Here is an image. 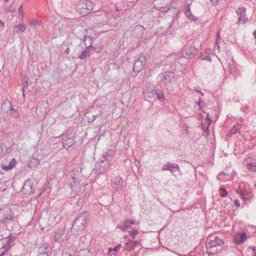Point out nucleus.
I'll list each match as a JSON object with an SVG mask.
<instances>
[{
  "label": "nucleus",
  "instance_id": "nucleus-40",
  "mask_svg": "<svg viewBox=\"0 0 256 256\" xmlns=\"http://www.w3.org/2000/svg\"><path fill=\"white\" fill-rule=\"evenodd\" d=\"M22 82L23 84H26V86H28V78L26 76H22L21 78Z\"/></svg>",
  "mask_w": 256,
  "mask_h": 256
},
{
  "label": "nucleus",
  "instance_id": "nucleus-63",
  "mask_svg": "<svg viewBox=\"0 0 256 256\" xmlns=\"http://www.w3.org/2000/svg\"><path fill=\"white\" fill-rule=\"evenodd\" d=\"M2 236H1L0 238V240H2Z\"/></svg>",
  "mask_w": 256,
  "mask_h": 256
},
{
  "label": "nucleus",
  "instance_id": "nucleus-11",
  "mask_svg": "<svg viewBox=\"0 0 256 256\" xmlns=\"http://www.w3.org/2000/svg\"><path fill=\"white\" fill-rule=\"evenodd\" d=\"M112 186L116 191L122 190L124 180L120 176H116L112 180Z\"/></svg>",
  "mask_w": 256,
  "mask_h": 256
},
{
  "label": "nucleus",
  "instance_id": "nucleus-35",
  "mask_svg": "<svg viewBox=\"0 0 256 256\" xmlns=\"http://www.w3.org/2000/svg\"><path fill=\"white\" fill-rule=\"evenodd\" d=\"M221 40V39L220 38V34H219V32L217 33V38L216 42V46H214V48H217L218 50H220V46L219 45V43L220 42V41Z\"/></svg>",
  "mask_w": 256,
  "mask_h": 256
},
{
  "label": "nucleus",
  "instance_id": "nucleus-46",
  "mask_svg": "<svg viewBox=\"0 0 256 256\" xmlns=\"http://www.w3.org/2000/svg\"><path fill=\"white\" fill-rule=\"evenodd\" d=\"M6 10L9 12H12L14 10V9L12 8V6L6 7Z\"/></svg>",
  "mask_w": 256,
  "mask_h": 256
},
{
  "label": "nucleus",
  "instance_id": "nucleus-12",
  "mask_svg": "<svg viewBox=\"0 0 256 256\" xmlns=\"http://www.w3.org/2000/svg\"><path fill=\"white\" fill-rule=\"evenodd\" d=\"M67 237V234L62 230H58L54 235V240L56 242H64Z\"/></svg>",
  "mask_w": 256,
  "mask_h": 256
},
{
  "label": "nucleus",
  "instance_id": "nucleus-5",
  "mask_svg": "<svg viewBox=\"0 0 256 256\" xmlns=\"http://www.w3.org/2000/svg\"><path fill=\"white\" fill-rule=\"evenodd\" d=\"M197 52V49L192 46L190 42H188L182 48V57L190 59L194 58Z\"/></svg>",
  "mask_w": 256,
  "mask_h": 256
},
{
  "label": "nucleus",
  "instance_id": "nucleus-8",
  "mask_svg": "<svg viewBox=\"0 0 256 256\" xmlns=\"http://www.w3.org/2000/svg\"><path fill=\"white\" fill-rule=\"evenodd\" d=\"M246 9L244 7H241L238 9L236 11L238 17V21L236 22L238 24H239L241 22L242 24H244L248 22V18L246 16Z\"/></svg>",
  "mask_w": 256,
  "mask_h": 256
},
{
  "label": "nucleus",
  "instance_id": "nucleus-64",
  "mask_svg": "<svg viewBox=\"0 0 256 256\" xmlns=\"http://www.w3.org/2000/svg\"><path fill=\"white\" fill-rule=\"evenodd\" d=\"M230 72L231 73L232 72V69H230Z\"/></svg>",
  "mask_w": 256,
  "mask_h": 256
},
{
  "label": "nucleus",
  "instance_id": "nucleus-37",
  "mask_svg": "<svg viewBox=\"0 0 256 256\" xmlns=\"http://www.w3.org/2000/svg\"><path fill=\"white\" fill-rule=\"evenodd\" d=\"M121 247L120 244H118L116 246H115V248L113 249L111 248H109V252H116L118 251L119 250L120 248Z\"/></svg>",
  "mask_w": 256,
  "mask_h": 256
},
{
  "label": "nucleus",
  "instance_id": "nucleus-1",
  "mask_svg": "<svg viewBox=\"0 0 256 256\" xmlns=\"http://www.w3.org/2000/svg\"><path fill=\"white\" fill-rule=\"evenodd\" d=\"M88 213L84 212L74 222L71 232L75 235H80L84 230L85 225L88 222Z\"/></svg>",
  "mask_w": 256,
  "mask_h": 256
},
{
  "label": "nucleus",
  "instance_id": "nucleus-42",
  "mask_svg": "<svg viewBox=\"0 0 256 256\" xmlns=\"http://www.w3.org/2000/svg\"><path fill=\"white\" fill-rule=\"evenodd\" d=\"M209 134V130L207 128H203V135L204 136H207Z\"/></svg>",
  "mask_w": 256,
  "mask_h": 256
},
{
  "label": "nucleus",
  "instance_id": "nucleus-28",
  "mask_svg": "<svg viewBox=\"0 0 256 256\" xmlns=\"http://www.w3.org/2000/svg\"><path fill=\"white\" fill-rule=\"evenodd\" d=\"M29 24L36 28L42 24V22L37 19H30L29 20Z\"/></svg>",
  "mask_w": 256,
  "mask_h": 256
},
{
  "label": "nucleus",
  "instance_id": "nucleus-54",
  "mask_svg": "<svg viewBox=\"0 0 256 256\" xmlns=\"http://www.w3.org/2000/svg\"><path fill=\"white\" fill-rule=\"evenodd\" d=\"M195 90H196V92H198L200 93V94H201L202 96H204V93H203L202 92H201V91H200V90H196V88H195Z\"/></svg>",
  "mask_w": 256,
  "mask_h": 256
},
{
  "label": "nucleus",
  "instance_id": "nucleus-60",
  "mask_svg": "<svg viewBox=\"0 0 256 256\" xmlns=\"http://www.w3.org/2000/svg\"><path fill=\"white\" fill-rule=\"evenodd\" d=\"M116 11H119L120 10L117 7L116 8Z\"/></svg>",
  "mask_w": 256,
  "mask_h": 256
},
{
  "label": "nucleus",
  "instance_id": "nucleus-4",
  "mask_svg": "<svg viewBox=\"0 0 256 256\" xmlns=\"http://www.w3.org/2000/svg\"><path fill=\"white\" fill-rule=\"evenodd\" d=\"M74 26L71 27L73 34L78 38L82 39V38L86 37V34L88 30L85 27L78 24V20L74 19L73 23Z\"/></svg>",
  "mask_w": 256,
  "mask_h": 256
},
{
  "label": "nucleus",
  "instance_id": "nucleus-43",
  "mask_svg": "<svg viewBox=\"0 0 256 256\" xmlns=\"http://www.w3.org/2000/svg\"><path fill=\"white\" fill-rule=\"evenodd\" d=\"M238 132V129L236 128V126H234L231 130V133L232 134H234Z\"/></svg>",
  "mask_w": 256,
  "mask_h": 256
},
{
  "label": "nucleus",
  "instance_id": "nucleus-36",
  "mask_svg": "<svg viewBox=\"0 0 256 256\" xmlns=\"http://www.w3.org/2000/svg\"><path fill=\"white\" fill-rule=\"evenodd\" d=\"M13 214L12 215V214H9V215H8L7 216L4 220V222L6 224H8V222L10 220H11L13 218Z\"/></svg>",
  "mask_w": 256,
  "mask_h": 256
},
{
  "label": "nucleus",
  "instance_id": "nucleus-34",
  "mask_svg": "<svg viewBox=\"0 0 256 256\" xmlns=\"http://www.w3.org/2000/svg\"><path fill=\"white\" fill-rule=\"evenodd\" d=\"M162 171L170 170L171 172H173V170L170 167V162H168L166 164H164L162 168Z\"/></svg>",
  "mask_w": 256,
  "mask_h": 256
},
{
  "label": "nucleus",
  "instance_id": "nucleus-49",
  "mask_svg": "<svg viewBox=\"0 0 256 256\" xmlns=\"http://www.w3.org/2000/svg\"><path fill=\"white\" fill-rule=\"evenodd\" d=\"M130 242L132 244V250H134V248L136 246V245L134 244V242H132V240H130Z\"/></svg>",
  "mask_w": 256,
  "mask_h": 256
},
{
  "label": "nucleus",
  "instance_id": "nucleus-3",
  "mask_svg": "<svg viewBox=\"0 0 256 256\" xmlns=\"http://www.w3.org/2000/svg\"><path fill=\"white\" fill-rule=\"evenodd\" d=\"M94 7L92 2L90 0H80L76 5V9L78 13L83 16L90 13Z\"/></svg>",
  "mask_w": 256,
  "mask_h": 256
},
{
  "label": "nucleus",
  "instance_id": "nucleus-17",
  "mask_svg": "<svg viewBox=\"0 0 256 256\" xmlns=\"http://www.w3.org/2000/svg\"><path fill=\"white\" fill-rule=\"evenodd\" d=\"M82 40H83L86 48L92 50L94 52L96 51V48L92 46V36L86 35V37L83 38Z\"/></svg>",
  "mask_w": 256,
  "mask_h": 256
},
{
  "label": "nucleus",
  "instance_id": "nucleus-21",
  "mask_svg": "<svg viewBox=\"0 0 256 256\" xmlns=\"http://www.w3.org/2000/svg\"><path fill=\"white\" fill-rule=\"evenodd\" d=\"M16 240L15 236H11L6 238V242L4 246V247L6 250H8L11 248V247L14 245V241Z\"/></svg>",
  "mask_w": 256,
  "mask_h": 256
},
{
  "label": "nucleus",
  "instance_id": "nucleus-9",
  "mask_svg": "<svg viewBox=\"0 0 256 256\" xmlns=\"http://www.w3.org/2000/svg\"><path fill=\"white\" fill-rule=\"evenodd\" d=\"M75 140L73 136H69L68 134H64L62 136V145L64 148L68 149L73 146Z\"/></svg>",
  "mask_w": 256,
  "mask_h": 256
},
{
  "label": "nucleus",
  "instance_id": "nucleus-29",
  "mask_svg": "<svg viewBox=\"0 0 256 256\" xmlns=\"http://www.w3.org/2000/svg\"><path fill=\"white\" fill-rule=\"evenodd\" d=\"M102 164L98 162L96 164V170L98 174H102L106 170V168L104 166H101Z\"/></svg>",
  "mask_w": 256,
  "mask_h": 256
},
{
  "label": "nucleus",
  "instance_id": "nucleus-56",
  "mask_svg": "<svg viewBox=\"0 0 256 256\" xmlns=\"http://www.w3.org/2000/svg\"><path fill=\"white\" fill-rule=\"evenodd\" d=\"M253 35H254V38H256V30H255L253 32Z\"/></svg>",
  "mask_w": 256,
  "mask_h": 256
},
{
  "label": "nucleus",
  "instance_id": "nucleus-55",
  "mask_svg": "<svg viewBox=\"0 0 256 256\" xmlns=\"http://www.w3.org/2000/svg\"><path fill=\"white\" fill-rule=\"evenodd\" d=\"M132 242H134V244L136 246L140 243L139 242L136 240H132Z\"/></svg>",
  "mask_w": 256,
  "mask_h": 256
},
{
  "label": "nucleus",
  "instance_id": "nucleus-23",
  "mask_svg": "<svg viewBox=\"0 0 256 256\" xmlns=\"http://www.w3.org/2000/svg\"><path fill=\"white\" fill-rule=\"evenodd\" d=\"M185 14L186 16L190 20L193 21H196L198 20V18L194 16L190 12V4L187 6L186 10L185 11Z\"/></svg>",
  "mask_w": 256,
  "mask_h": 256
},
{
  "label": "nucleus",
  "instance_id": "nucleus-22",
  "mask_svg": "<svg viewBox=\"0 0 256 256\" xmlns=\"http://www.w3.org/2000/svg\"><path fill=\"white\" fill-rule=\"evenodd\" d=\"M16 159L12 158V161L10 162L8 166H5L2 164V168L6 171L10 170L12 169L16 166Z\"/></svg>",
  "mask_w": 256,
  "mask_h": 256
},
{
  "label": "nucleus",
  "instance_id": "nucleus-51",
  "mask_svg": "<svg viewBox=\"0 0 256 256\" xmlns=\"http://www.w3.org/2000/svg\"><path fill=\"white\" fill-rule=\"evenodd\" d=\"M4 22H2L0 20V28H4Z\"/></svg>",
  "mask_w": 256,
  "mask_h": 256
},
{
  "label": "nucleus",
  "instance_id": "nucleus-38",
  "mask_svg": "<svg viewBox=\"0 0 256 256\" xmlns=\"http://www.w3.org/2000/svg\"><path fill=\"white\" fill-rule=\"evenodd\" d=\"M129 232L130 235L133 238H134L135 236L138 234V232L136 230H134L132 232L130 231Z\"/></svg>",
  "mask_w": 256,
  "mask_h": 256
},
{
  "label": "nucleus",
  "instance_id": "nucleus-18",
  "mask_svg": "<svg viewBox=\"0 0 256 256\" xmlns=\"http://www.w3.org/2000/svg\"><path fill=\"white\" fill-rule=\"evenodd\" d=\"M136 224V220L128 218L123 222V226H119L118 228H120L122 231L124 232L131 228L130 224Z\"/></svg>",
  "mask_w": 256,
  "mask_h": 256
},
{
  "label": "nucleus",
  "instance_id": "nucleus-44",
  "mask_svg": "<svg viewBox=\"0 0 256 256\" xmlns=\"http://www.w3.org/2000/svg\"><path fill=\"white\" fill-rule=\"evenodd\" d=\"M248 169L251 170L252 171H256V166L251 164H250L248 166Z\"/></svg>",
  "mask_w": 256,
  "mask_h": 256
},
{
  "label": "nucleus",
  "instance_id": "nucleus-14",
  "mask_svg": "<svg viewBox=\"0 0 256 256\" xmlns=\"http://www.w3.org/2000/svg\"><path fill=\"white\" fill-rule=\"evenodd\" d=\"M247 234L246 232L238 233L234 236V242L236 244L243 243L246 239Z\"/></svg>",
  "mask_w": 256,
  "mask_h": 256
},
{
  "label": "nucleus",
  "instance_id": "nucleus-6",
  "mask_svg": "<svg viewBox=\"0 0 256 256\" xmlns=\"http://www.w3.org/2000/svg\"><path fill=\"white\" fill-rule=\"evenodd\" d=\"M1 108L4 112L8 113L14 118H18L20 116L18 110L12 108V104L9 100L4 101L2 104Z\"/></svg>",
  "mask_w": 256,
  "mask_h": 256
},
{
  "label": "nucleus",
  "instance_id": "nucleus-39",
  "mask_svg": "<svg viewBox=\"0 0 256 256\" xmlns=\"http://www.w3.org/2000/svg\"><path fill=\"white\" fill-rule=\"evenodd\" d=\"M170 167L171 169L176 168V169H177L178 170H179V169H180V167H179L178 165L176 163H172V164L170 163Z\"/></svg>",
  "mask_w": 256,
  "mask_h": 256
},
{
  "label": "nucleus",
  "instance_id": "nucleus-13",
  "mask_svg": "<svg viewBox=\"0 0 256 256\" xmlns=\"http://www.w3.org/2000/svg\"><path fill=\"white\" fill-rule=\"evenodd\" d=\"M93 52H94V50L85 48L84 50L78 52L77 54V58L80 60H86L89 58Z\"/></svg>",
  "mask_w": 256,
  "mask_h": 256
},
{
  "label": "nucleus",
  "instance_id": "nucleus-2",
  "mask_svg": "<svg viewBox=\"0 0 256 256\" xmlns=\"http://www.w3.org/2000/svg\"><path fill=\"white\" fill-rule=\"evenodd\" d=\"M74 22V19L66 18H62L55 24L54 28L56 31L58 30L60 36L62 35L64 32L70 30L72 26H74L73 24Z\"/></svg>",
  "mask_w": 256,
  "mask_h": 256
},
{
  "label": "nucleus",
  "instance_id": "nucleus-16",
  "mask_svg": "<svg viewBox=\"0 0 256 256\" xmlns=\"http://www.w3.org/2000/svg\"><path fill=\"white\" fill-rule=\"evenodd\" d=\"M32 182L31 180L28 179L23 184L22 191L25 194H30L32 191Z\"/></svg>",
  "mask_w": 256,
  "mask_h": 256
},
{
  "label": "nucleus",
  "instance_id": "nucleus-53",
  "mask_svg": "<svg viewBox=\"0 0 256 256\" xmlns=\"http://www.w3.org/2000/svg\"><path fill=\"white\" fill-rule=\"evenodd\" d=\"M255 253V256H256V248L254 247V246H252V247H251L250 248Z\"/></svg>",
  "mask_w": 256,
  "mask_h": 256
},
{
  "label": "nucleus",
  "instance_id": "nucleus-10",
  "mask_svg": "<svg viewBox=\"0 0 256 256\" xmlns=\"http://www.w3.org/2000/svg\"><path fill=\"white\" fill-rule=\"evenodd\" d=\"M158 76L160 80L166 84L172 82L174 77V74L172 72L168 71L159 74Z\"/></svg>",
  "mask_w": 256,
  "mask_h": 256
},
{
  "label": "nucleus",
  "instance_id": "nucleus-30",
  "mask_svg": "<svg viewBox=\"0 0 256 256\" xmlns=\"http://www.w3.org/2000/svg\"><path fill=\"white\" fill-rule=\"evenodd\" d=\"M115 154V151L113 150H108L106 152L103 154V157L104 158V160H108V156H112Z\"/></svg>",
  "mask_w": 256,
  "mask_h": 256
},
{
  "label": "nucleus",
  "instance_id": "nucleus-59",
  "mask_svg": "<svg viewBox=\"0 0 256 256\" xmlns=\"http://www.w3.org/2000/svg\"><path fill=\"white\" fill-rule=\"evenodd\" d=\"M72 178L74 180V182L75 183V178L72 176Z\"/></svg>",
  "mask_w": 256,
  "mask_h": 256
},
{
  "label": "nucleus",
  "instance_id": "nucleus-47",
  "mask_svg": "<svg viewBox=\"0 0 256 256\" xmlns=\"http://www.w3.org/2000/svg\"><path fill=\"white\" fill-rule=\"evenodd\" d=\"M234 204L236 206H240V202L237 199L235 200H234Z\"/></svg>",
  "mask_w": 256,
  "mask_h": 256
},
{
  "label": "nucleus",
  "instance_id": "nucleus-33",
  "mask_svg": "<svg viewBox=\"0 0 256 256\" xmlns=\"http://www.w3.org/2000/svg\"><path fill=\"white\" fill-rule=\"evenodd\" d=\"M124 249L128 252H130L132 250V244L130 243V240L125 243Z\"/></svg>",
  "mask_w": 256,
  "mask_h": 256
},
{
  "label": "nucleus",
  "instance_id": "nucleus-41",
  "mask_svg": "<svg viewBox=\"0 0 256 256\" xmlns=\"http://www.w3.org/2000/svg\"><path fill=\"white\" fill-rule=\"evenodd\" d=\"M18 16L23 18V12H22V6H20L18 9Z\"/></svg>",
  "mask_w": 256,
  "mask_h": 256
},
{
  "label": "nucleus",
  "instance_id": "nucleus-7",
  "mask_svg": "<svg viewBox=\"0 0 256 256\" xmlns=\"http://www.w3.org/2000/svg\"><path fill=\"white\" fill-rule=\"evenodd\" d=\"M146 62V56L144 55H140L138 60L134 64L133 70L136 74L141 71L144 66Z\"/></svg>",
  "mask_w": 256,
  "mask_h": 256
},
{
  "label": "nucleus",
  "instance_id": "nucleus-48",
  "mask_svg": "<svg viewBox=\"0 0 256 256\" xmlns=\"http://www.w3.org/2000/svg\"><path fill=\"white\" fill-rule=\"evenodd\" d=\"M95 120V116L94 115L92 116V118H88V122H92Z\"/></svg>",
  "mask_w": 256,
  "mask_h": 256
},
{
  "label": "nucleus",
  "instance_id": "nucleus-24",
  "mask_svg": "<svg viewBox=\"0 0 256 256\" xmlns=\"http://www.w3.org/2000/svg\"><path fill=\"white\" fill-rule=\"evenodd\" d=\"M26 30V26L23 24L15 26L13 28L14 33H18L24 32Z\"/></svg>",
  "mask_w": 256,
  "mask_h": 256
},
{
  "label": "nucleus",
  "instance_id": "nucleus-32",
  "mask_svg": "<svg viewBox=\"0 0 256 256\" xmlns=\"http://www.w3.org/2000/svg\"><path fill=\"white\" fill-rule=\"evenodd\" d=\"M220 196L222 197H226L228 195V192L224 188L220 187Z\"/></svg>",
  "mask_w": 256,
  "mask_h": 256
},
{
  "label": "nucleus",
  "instance_id": "nucleus-52",
  "mask_svg": "<svg viewBox=\"0 0 256 256\" xmlns=\"http://www.w3.org/2000/svg\"><path fill=\"white\" fill-rule=\"evenodd\" d=\"M214 4H216L219 0H210Z\"/></svg>",
  "mask_w": 256,
  "mask_h": 256
},
{
  "label": "nucleus",
  "instance_id": "nucleus-20",
  "mask_svg": "<svg viewBox=\"0 0 256 256\" xmlns=\"http://www.w3.org/2000/svg\"><path fill=\"white\" fill-rule=\"evenodd\" d=\"M224 244V240L222 239L218 238V236H215L214 240H210L209 242L210 248H214L218 246H222Z\"/></svg>",
  "mask_w": 256,
  "mask_h": 256
},
{
  "label": "nucleus",
  "instance_id": "nucleus-50",
  "mask_svg": "<svg viewBox=\"0 0 256 256\" xmlns=\"http://www.w3.org/2000/svg\"><path fill=\"white\" fill-rule=\"evenodd\" d=\"M28 86L26 85V84H24V87L22 88V90L23 92V96H24V88H26Z\"/></svg>",
  "mask_w": 256,
  "mask_h": 256
},
{
  "label": "nucleus",
  "instance_id": "nucleus-15",
  "mask_svg": "<svg viewBox=\"0 0 256 256\" xmlns=\"http://www.w3.org/2000/svg\"><path fill=\"white\" fill-rule=\"evenodd\" d=\"M50 245L48 242H44L38 248V256H48Z\"/></svg>",
  "mask_w": 256,
  "mask_h": 256
},
{
  "label": "nucleus",
  "instance_id": "nucleus-61",
  "mask_svg": "<svg viewBox=\"0 0 256 256\" xmlns=\"http://www.w3.org/2000/svg\"><path fill=\"white\" fill-rule=\"evenodd\" d=\"M70 186L71 188H72V183L70 184Z\"/></svg>",
  "mask_w": 256,
  "mask_h": 256
},
{
  "label": "nucleus",
  "instance_id": "nucleus-27",
  "mask_svg": "<svg viewBox=\"0 0 256 256\" xmlns=\"http://www.w3.org/2000/svg\"><path fill=\"white\" fill-rule=\"evenodd\" d=\"M156 90H152L150 91L145 92H144V95L146 98H153L156 96Z\"/></svg>",
  "mask_w": 256,
  "mask_h": 256
},
{
  "label": "nucleus",
  "instance_id": "nucleus-58",
  "mask_svg": "<svg viewBox=\"0 0 256 256\" xmlns=\"http://www.w3.org/2000/svg\"><path fill=\"white\" fill-rule=\"evenodd\" d=\"M170 8H169L168 10H165V11H162L164 12H167L168 11H170Z\"/></svg>",
  "mask_w": 256,
  "mask_h": 256
},
{
  "label": "nucleus",
  "instance_id": "nucleus-26",
  "mask_svg": "<svg viewBox=\"0 0 256 256\" xmlns=\"http://www.w3.org/2000/svg\"><path fill=\"white\" fill-rule=\"evenodd\" d=\"M241 196L242 198L244 200H250L253 196L252 192H246V190L241 192Z\"/></svg>",
  "mask_w": 256,
  "mask_h": 256
},
{
  "label": "nucleus",
  "instance_id": "nucleus-31",
  "mask_svg": "<svg viewBox=\"0 0 256 256\" xmlns=\"http://www.w3.org/2000/svg\"><path fill=\"white\" fill-rule=\"evenodd\" d=\"M156 96L158 99L159 100H160V102H164L165 100L164 94L163 92H162V91L160 90V91L158 92L156 90Z\"/></svg>",
  "mask_w": 256,
  "mask_h": 256
},
{
  "label": "nucleus",
  "instance_id": "nucleus-19",
  "mask_svg": "<svg viewBox=\"0 0 256 256\" xmlns=\"http://www.w3.org/2000/svg\"><path fill=\"white\" fill-rule=\"evenodd\" d=\"M40 160L38 158L34 156L30 157L28 160V164L30 168H36L40 164Z\"/></svg>",
  "mask_w": 256,
  "mask_h": 256
},
{
  "label": "nucleus",
  "instance_id": "nucleus-45",
  "mask_svg": "<svg viewBox=\"0 0 256 256\" xmlns=\"http://www.w3.org/2000/svg\"><path fill=\"white\" fill-rule=\"evenodd\" d=\"M202 102V100H201V98H200L199 100L196 102V104L199 106L200 109L203 111L202 110V107L201 106L200 104Z\"/></svg>",
  "mask_w": 256,
  "mask_h": 256
},
{
  "label": "nucleus",
  "instance_id": "nucleus-62",
  "mask_svg": "<svg viewBox=\"0 0 256 256\" xmlns=\"http://www.w3.org/2000/svg\"><path fill=\"white\" fill-rule=\"evenodd\" d=\"M4 254V253L3 252L2 254L0 255V256H3Z\"/></svg>",
  "mask_w": 256,
  "mask_h": 256
},
{
  "label": "nucleus",
  "instance_id": "nucleus-25",
  "mask_svg": "<svg viewBox=\"0 0 256 256\" xmlns=\"http://www.w3.org/2000/svg\"><path fill=\"white\" fill-rule=\"evenodd\" d=\"M144 28L142 26H136L134 29V32L136 34L138 37H141L143 34Z\"/></svg>",
  "mask_w": 256,
  "mask_h": 256
},
{
  "label": "nucleus",
  "instance_id": "nucleus-57",
  "mask_svg": "<svg viewBox=\"0 0 256 256\" xmlns=\"http://www.w3.org/2000/svg\"><path fill=\"white\" fill-rule=\"evenodd\" d=\"M44 191V189L42 192H40L39 195L38 196V197L42 195V192H43Z\"/></svg>",
  "mask_w": 256,
  "mask_h": 256
}]
</instances>
